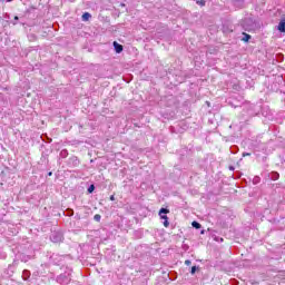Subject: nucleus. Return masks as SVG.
Masks as SVG:
<instances>
[{"mask_svg":"<svg viewBox=\"0 0 285 285\" xmlns=\"http://www.w3.org/2000/svg\"><path fill=\"white\" fill-rule=\"evenodd\" d=\"M114 48L118 55L124 52V46L119 45L117 41H114Z\"/></svg>","mask_w":285,"mask_h":285,"instance_id":"f257e3e1","label":"nucleus"},{"mask_svg":"<svg viewBox=\"0 0 285 285\" xmlns=\"http://www.w3.org/2000/svg\"><path fill=\"white\" fill-rule=\"evenodd\" d=\"M168 213H169L168 209L161 208V209L159 210L160 219H168V216H166V215H168Z\"/></svg>","mask_w":285,"mask_h":285,"instance_id":"f03ea898","label":"nucleus"},{"mask_svg":"<svg viewBox=\"0 0 285 285\" xmlns=\"http://www.w3.org/2000/svg\"><path fill=\"white\" fill-rule=\"evenodd\" d=\"M91 18H92V16L88 12H85L82 14V21H90Z\"/></svg>","mask_w":285,"mask_h":285,"instance_id":"7ed1b4c3","label":"nucleus"},{"mask_svg":"<svg viewBox=\"0 0 285 285\" xmlns=\"http://www.w3.org/2000/svg\"><path fill=\"white\" fill-rule=\"evenodd\" d=\"M278 30H279V32H285V21L284 20L279 22Z\"/></svg>","mask_w":285,"mask_h":285,"instance_id":"20e7f679","label":"nucleus"},{"mask_svg":"<svg viewBox=\"0 0 285 285\" xmlns=\"http://www.w3.org/2000/svg\"><path fill=\"white\" fill-rule=\"evenodd\" d=\"M191 226H193V228H197V229L202 228V224H199L197 222H193Z\"/></svg>","mask_w":285,"mask_h":285,"instance_id":"39448f33","label":"nucleus"},{"mask_svg":"<svg viewBox=\"0 0 285 285\" xmlns=\"http://www.w3.org/2000/svg\"><path fill=\"white\" fill-rule=\"evenodd\" d=\"M244 35H245V37L242 40L245 42H248L250 40V35H248V33H244Z\"/></svg>","mask_w":285,"mask_h":285,"instance_id":"423d86ee","label":"nucleus"},{"mask_svg":"<svg viewBox=\"0 0 285 285\" xmlns=\"http://www.w3.org/2000/svg\"><path fill=\"white\" fill-rule=\"evenodd\" d=\"M196 3H197V6L204 7V6H206V0H198Z\"/></svg>","mask_w":285,"mask_h":285,"instance_id":"0eeeda50","label":"nucleus"},{"mask_svg":"<svg viewBox=\"0 0 285 285\" xmlns=\"http://www.w3.org/2000/svg\"><path fill=\"white\" fill-rule=\"evenodd\" d=\"M94 219H95V222H101V215L96 214V215L94 216Z\"/></svg>","mask_w":285,"mask_h":285,"instance_id":"6e6552de","label":"nucleus"},{"mask_svg":"<svg viewBox=\"0 0 285 285\" xmlns=\"http://www.w3.org/2000/svg\"><path fill=\"white\" fill-rule=\"evenodd\" d=\"M95 190V185H91L89 188H88V193H94Z\"/></svg>","mask_w":285,"mask_h":285,"instance_id":"1a4fd4ad","label":"nucleus"},{"mask_svg":"<svg viewBox=\"0 0 285 285\" xmlns=\"http://www.w3.org/2000/svg\"><path fill=\"white\" fill-rule=\"evenodd\" d=\"M164 226H165V228H168V226H170V223H168V219H165Z\"/></svg>","mask_w":285,"mask_h":285,"instance_id":"9d476101","label":"nucleus"},{"mask_svg":"<svg viewBox=\"0 0 285 285\" xmlns=\"http://www.w3.org/2000/svg\"><path fill=\"white\" fill-rule=\"evenodd\" d=\"M52 242H55V243L61 242V236H58L57 238H52Z\"/></svg>","mask_w":285,"mask_h":285,"instance_id":"9b49d317","label":"nucleus"},{"mask_svg":"<svg viewBox=\"0 0 285 285\" xmlns=\"http://www.w3.org/2000/svg\"><path fill=\"white\" fill-rule=\"evenodd\" d=\"M196 271H197V267H196V266H193V267H191V275H195Z\"/></svg>","mask_w":285,"mask_h":285,"instance_id":"f8f14e48","label":"nucleus"},{"mask_svg":"<svg viewBox=\"0 0 285 285\" xmlns=\"http://www.w3.org/2000/svg\"><path fill=\"white\" fill-rule=\"evenodd\" d=\"M190 264H191V262H190V261H188V259H187V261H185V265H186V266H190Z\"/></svg>","mask_w":285,"mask_h":285,"instance_id":"ddd939ff","label":"nucleus"},{"mask_svg":"<svg viewBox=\"0 0 285 285\" xmlns=\"http://www.w3.org/2000/svg\"><path fill=\"white\" fill-rule=\"evenodd\" d=\"M243 157H250V154H243Z\"/></svg>","mask_w":285,"mask_h":285,"instance_id":"4468645a","label":"nucleus"},{"mask_svg":"<svg viewBox=\"0 0 285 285\" xmlns=\"http://www.w3.org/2000/svg\"><path fill=\"white\" fill-rule=\"evenodd\" d=\"M110 202H115V196H110Z\"/></svg>","mask_w":285,"mask_h":285,"instance_id":"2eb2a0df","label":"nucleus"},{"mask_svg":"<svg viewBox=\"0 0 285 285\" xmlns=\"http://www.w3.org/2000/svg\"><path fill=\"white\" fill-rule=\"evenodd\" d=\"M19 19V17H14V20L17 21Z\"/></svg>","mask_w":285,"mask_h":285,"instance_id":"dca6fc26","label":"nucleus"},{"mask_svg":"<svg viewBox=\"0 0 285 285\" xmlns=\"http://www.w3.org/2000/svg\"><path fill=\"white\" fill-rule=\"evenodd\" d=\"M52 176V171L49 173V177Z\"/></svg>","mask_w":285,"mask_h":285,"instance_id":"f3484780","label":"nucleus"}]
</instances>
